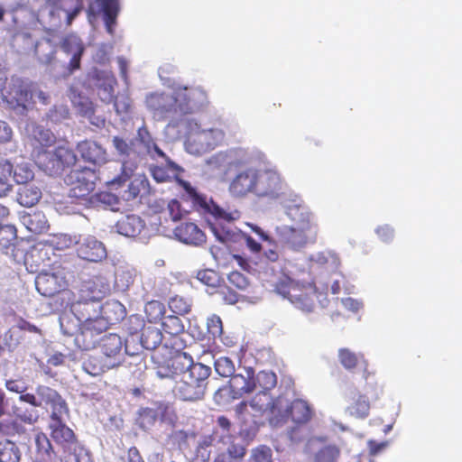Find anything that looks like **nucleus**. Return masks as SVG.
I'll list each match as a JSON object with an SVG mask.
<instances>
[{"label":"nucleus","instance_id":"f257e3e1","mask_svg":"<svg viewBox=\"0 0 462 462\" xmlns=\"http://www.w3.org/2000/svg\"><path fill=\"white\" fill-rule=\"evenodd\" d=\"M288 215L294 224L277 228L279 242L292 250L315 243L319 226L312 213L305 207L295 205L289 208Z\"/></svg>","mask_w":462,"mask_h":462},{"label":"nucleus","instance_id":"f03ea898","mask_svg":"<svg viewBox=\"0 0 462 462\" xmlns=\"http://www.w3.org/2000/svg\"><path fill=\"white\" fill-rule=\"evenodd\" d=\"M314 411L307 401L294 399L289 402L279 395L275 398L272 410L271 423L279 425L291 420L294 426L288 434L291 441L299 442L304 439L307 432L304 428L313 418Z\"/></svg>","mask_w":462,"mask_h":462},{"label":"nucleus","instance_id":"7ed1b4c3","mask_svg":"<svg viewBox=\"0 0 462 462\" xmlns=\"http://www.w3.org/2000/svg\"><path fill=\"white\" fill-rule=\"evenodd\" d=\"M110 293L109 282L102 275H93L84 280L77 292L64 291L62 300L72 299L68 305L75 316L80 319L90 313H97V304L102 301Z\"/></svg>","mask_w":462,"mask_h":462},{"label":"nucleus","instance_id":"20e7f679","mask_svg":"<svg viewBox=\"0 0 462 462\" xmlns=\"http://www.w3.org/2000/svg\"><path fill=\"white\" fill-rule=\"evenodd\" d=\"M148 106L159 113H191L195 107L208 104V95L200 87L178 88L170 94H152L147 99Z\"/></svg>","mask_w":462,"mask_h":462},{"label":"nucleus","instance_id":"39448f33","mask_svg":"<svg viewBox=\"0 0 462 462\" xmlns=\"http://www.w3.org/2000/svg\"><path fill=\"white\" fill-rule=\"evenodd\" d=\"M185 367L179 374L172 389L175 398L186 402H195L204 399L211 368L201 363H194L190 356Z\"/></svg>","mask_w":462,"mask_h":462},{"label":"nucleus","instance_id":"423d86ee","mask_svg":"<svg viewBox=\"0 0 462 462\" xmlns=\"http://www.w3.org/2000/svg\"><path fill=\"white\" fill-rule=\"evenodd\" d=\"M95 313L89 316L77 319L60 321V328L64 335L74 337L78 346L83 350H88L95 347L97 341V336L103 333L107 327V321L103 317L91 318Z\"/></svg>","mask_w":462,"mask_h":462},{"label":"nucleus","instance_id":"0eeeda50","mask_svg":"<svg viewBox=\"0 0 462 462\" xmlns=\"http://www.w3.org/2000/svg\"><path fill=\"white\" fill-rule=\"evenodd\" d=\"M338 360L342 366L351 371L356 368L359 365L362 367V377L365 382V390L367 393H371L372 398L378 399L382 392L378 385L374 373L368 370V361L361 353L356 354L346 347L338 349Z\"/></svg>","mask_w":462,"mask_h":462},{"label":"nucleus","instance_id":"6e6552de","mask_svg":"<svg viewBox=\"0 0 462 462\" xmlns=\"http://www.w3.org/2000/svg\"><path fill=\"white\" fill-rule=\"evenodd\" d=\"M176 182L183 189L184 193L182 198L186 200L191 201L193 207L203 213L211 214L216 219H224L230 221L233 219L230 213L226 212L213 200L208 201L207 198L199 194L195 188L191 186L189 181H186L180 177L177 178Z\"/></svg>","mask_w":462,"mask_h":462},{"label":"nucleus","instance_id":"1a4fd4ad","mask_svg":"<svg viewBox=\"0 0 462 462\" xmlns=\"http://www.w3.org/2000/svg\"><path fill=\"white\" fill-rule=\"evenodd\" d=\"M293 293L291 303L306 313L314 311L319 305L325 307L328 303L327 293L319 291L314 282H301Z\"/></svg>","mask_w":462,"mask_h":462},{"label":"nucleus","instance_id":"9d476101","mask_svg":"<svg viewBox=\"0 0 462 462\" xmlns=\"http://www.w3.org/2000/svg\"><path fill=\"white\" fill-rule=\"evenodd\" d=\"M97 179V172L93 169L83 167L72 170L67 177V181L70 185L69 196L80 199H87L94 191Z\"/></svg>","mask_w":462,"mask_h":462},{"label":"nucleus","instance_id":"9b49d317","mask_svg":"<svg viewBox=\"0 0 462 462\" xmlns=\"http://www.w3.org/2000/svg\"><path fill=\"white\" fill-rule=\"evenodd\" d=\"M225 134L219 129H207L189 133L187 140V149L193 153H201L214 149L224 139Z\"/></svg>","mask_w":462,"mask_h":462},{"label":"nucleus","instance_id":"f8f14e48","mask_svg":"<svg viewBox=\"0 0 462 462\" xmlns=\"http://www.w3.org/2000/svg\"><path fill=\"white\" fill-rule=\"evenodd\" d=\"M283 184V180L278 171L257 169L256 196L278 198L282 193Z\"/></svg>","mask_w":462,"mask_h":462},{"label":"nucleus","instance_id":"ddd939ff","mask_svg":"<svg viewBox=\"0 0 462 462\" xmlns=\"http://www.w3.org/2000/svg\"><path fill=\"white\" fill-rule=\"evenodd\" d=\"M256 180L257 169L247 167L236 173L229 183L228 190L236 198H243L251 193L255 195Z\"/></svg>","mask_w":462,"mask_h":462},{"label":"nucleus","instance_id":"4468645a","mask_svg":"<svg viewBox=\"0 0 462 462\" xmlns=\"http://www.w3.org/2000/svg\"><path fill=\"white\" fill-rule=\"evenodd\" d=\"M77 255L88 262H100L106 258L105 245L93 236L81 237L76 244Z\"/></svg>","mask_w":462,"mask_h":462},{"label":"nucleus","instance_id":"2eb2a0df","mask_svg":"<svg viewBox=\"0 0 462 462\" xmlns=\"http://www.w3.org/2000/svg\"><path fill=\"white\" fill-rule=\"evenodd\" d=\"M245 374H234L228 382L232 399H240L255 391L254 383V370L252 367H245Z\"/></svg>","mask_w":462,"mask_h":462},{"label":"nucleus","instance_id":"dca6fc26","mask_svg":"<svg viewBox=\"0 0 462 462\" xmlns=\"http://www.w3.org/2000/svg\"><path fill=\"white\" fill-rule=\"evenodd\" d=\"M27 143L31 148L32 158L53 146L56 143V136L50 129L36 125L28 135Z\"/></svg>","mask_w":462,"mask_h":462},{"label":"nucleus","instance_id":"f3484780","mask_svg":"<svg viewBox=\"0 0 462 462\" xmlns=\"http://www.w3.org/2000/svg\"><path fill=\"white\" fill-rule=\"evenodd\" d=\"M62 417L63 415H57L56 418H51L50 429L53 440L60 445L64 450L81 445L73 430L65 425Z\"/></svg>","mask_w":462,"mask_h":462},{"label":"nucleus","instance_id":"a211bd4d","mask_svg":"<svg viewBox=\"0 0 462 462\" xmlns=\"http://www.w3.org/2000/svg\"><path fill=\"white\" fill-rule=\"evenodd\" d=\"M61 50L71 59L68 64V74H73L80 69L81 58L85 51V46L79 37L74 34L66 35L60 42Z\"/></svg>","mask_w":462,"mask_h":462},{"label":"nucleus","instance_id":"6ab92c4d","mask_svg":"<svg viewBox=\"0 0 462 462\" xmlns=\"http://www.w3.org/2000/svg\"><path fill=\"white\" fill-rule=\"evenodd\" d=\"M35 392L42 404L44 403L45 405L51 406V418H56L57 415L68 414V405L56 390L46 385H38Z\"/></svg>","mask_w":462,"mask_h":462},{"label":"nucleus","instance_id":"aec40b11","mask_svg":"<svg viewBox=\"0 0 462 462\" xmlns=\"http://www.w3.org/2000/svg\"><path fill=\"white\" fill-rule=\"evenodd\" d=\"M93 79L100 100L106 104L112 103L115 98V87L117 85L115 75L111 71L96 70Z\"/></svg>","mask_w":462,"mask_h":462},{"label":"nucleus","instance_id":"412c9836","mask_svg":"<svg viewBox=\"0 0 462 462\" xmlns=\"http://www.w3.org/2000/svg\"><path fill=\"white\" fill-rule=\"evenodd\" d=\"M77 151L80 157L87 162L102 165L108 161L106 150L97 142L83 140L77 144Z\"/></svg>","mask_w":462,"mask_h":462},{"label":"nucleus","instance_id":"4be33fe9","mask_svg":"<svg viewBox=\"0 0 462 462\" xmlns=\"http://www.w3.org/2000/svg\"><path fill=\"white\" fill-rule=\"evenodd\" d=\"M174 235L178 240L187 245H200L206 242L204 232L192 222L178 226L174 229Z\"/></svg>","mask_w":462,"mask_h":462},{"label":"nucleus","instance_id":"5701e85b","mask_svg":"<svg viewBox=\"0 0 462 462\" xmlns=\"http://www.w3.org/2000/svg\"><path fill=\"white\" fill-rule=\"evenodd\" d=\"M35 287L45 297H53L63 289L61 279L55 273H42L35 279Z\"/></svg>","mask_w":462,"mask_h":462},{"label":"nucleus","instance_id":"b1692460","mask_svg":"<svg viewBox=\"0 0 462 462\" xmlns=\"http://www.w3.org/2000/svg\"><path fill=\"white\" fill-rule=\"evenodd\" d=\"M100 351L103 356L108 360L116 362V366L121 364V353L123 348V341L117 334L105 335L99 343Z\"/></svg>","mask_w":462,"mask_h":462},{"label":"nucleus","instance_id":"393cba45","mask_svg":"<svg viewBox=\"0 0 462 462\" xmlns=\"http://www.w3.org/2000/svg\"><path fill=\"white\" fill-rule=\"evenodd\" d=\"M189 355L186 353L177 355L168 359L165 363H158L156 366V375L161 378H176L185 368L183 365L188 362Z\"/></svg>","mask_w":462,"mask_h":462},{"label":"nucleus","instance_id":"a878e982","mask_svg":"<svg viewBox=\"0 0 462 462\" xmlns=\"http://www.w3.org/2000/svg\"><path fill=\"white\" fill-rule=\"evenodd\" d=\"M117 367L116 362L108 360L102 355L89 356L82 364L83 370L91 376H98Z\"/></svg>","mask_w":462,"mask_h":462},{"label":"nucleus","instance_id":"bb28decb","mask_svg":"<svg viewBox=\"0 0 462 462\" xmlns=\"http://www.w3.org/2000/svg\"><path fill=\"white\" fill-rule=\"evenodd\" d=\"M162 332L169 335L173 339L171 347L180 348L181 342H178L179 336L184 332V325L181 319L177 315L166 316L162 320Z\"/></svg>","mask_w":462,"mask_h":462},{"label":"nucleus","instance_id":"cd10ccee","mask_svg":"<svg viewBox=\"0 0 462 462\" xmlns=\"http://www.w3.org/2000/svg\"><path fill=\"white\" fill-rule=\"evenodd\" d=\"M181 171H183V170L169 159L165 166L152 165L150 167L151 175L158 183L168 182L172 179L177 180Z\"/></svg>","mask_w":462,"mask_h":462},{"label":"nucleus","instance_id":"c85d7f7f","mask_svg":"<svg viewBox=\"0 0 462 462\" xmlns=\"http://www.w3.org/2000/svg\"><path fill=\"white\" fill-rule=\"evenodd\" d=\"M118 232L128 237L137 236L144 227V223L136 215H128L116 223Z\"/></svg>","mask_w":462,"mask_h":462},{"label":"nucleus","instance_id":"c756f323","mask_svg":"<svg viewBox=\"0 0 462 462\" xmlns=\"http://www.w3.org/2000/svg\"><path fill=\"white\" fill-rule=\"evenodd\" d=\"M56 155L57 147L52 151L48 149V151L37 154L32 159L38 167L49 175H58L60 174V166Z\"/></svg>","mask_w":462,"mask_h":462},{"label":"nucleus","instance_id":"7c9ffc66","mask_svg":"<svg viewBox=\"0 0 462 462\" xmlns=\"http://www.w3.org/2000/svg\"><path fill=\"white\" fill-rule=\"evenodd\" d=\"M274 402L275 398H273L271 394L265 393L264 391H257L253 398L248 402V404L254 411V416H258L260 418L267 411L272 414Z\"/></svg>","mask_w":462,"mask_h":462},{"label":"nucleus","instance_id":"2f4dec72","mask_svg":"<svg viewBox=\"0 0 462 462\" xmlns=\"http://www.w3.org/2000/svg\"><path fill=\"white\" fill-rule=\"evenodd\" d=\"M23 224L34 234H42L48 230L49 225L45 215L42 211H32L22 217Z\"/></svg>","mask_w":462,"mask_h":462},{"label":"nucleus","instance_id":"473e14b6","mask_svg":"<svg viewBox=\"0 0 462 462\" xmlns=\"http://www.w3.org/2000/svg\"><path fill=\"white\" fill-rule=\"evenodd\" d=\"M346 411L349 415L355 418L365 419L369 414L370 401L365 394H361L360 393H355Z\"/></svg>","mask_w":462,"mask_h":462},{"label":"nucleus","instance_id":"72a5a7b5","mask_svg":"<svg viewBox=\"0 0 462 462\" xmlns=\"http://www.w3.org/2000/svg\"><path fill=\"white\" fill-rule=\"evenodd\" d=\"M301 282H296L285 273H282L278 276L277 280L273 283V291L288 299L290 301L292 299L293 292L298 290Z\"/></svg>","mask_w":462,"mask_h":462},{"label":"nucleus","instance_id":"f704fd0d","mask_svg":"<svg viewBox=\"0 0 462 462\" xmlns=\"http://www.w3.org/2000/svg\"><path fill=\"white\" fill-rule=\"evenodd\" d=\"M32 95L27 86L14 84L9 88L6 100L12 105L24 107L32 99Z\"/></svg>","mask_w":462,"mask_h":462},{"label":"nucleus","instance_id":"c9c22d12","mask_svg":"<svg viewBox=\"0 0 462 462\" xmlns=\"http://www.w3.org/2000/svg\"><path fill=\"white\" fill-rule=\"evenodd\" d=\"M162 332L158 328L148 326L143 328L140 341L145 349L155 350L162 345Z\"/></svg>","mask_w":462,"mask_h":462},{"label":"nucleus","instance_id":"e433bc0d","mask_svg":"<svg viewBox=\"0 0 462 462\" xmlns=\"http://www.w3.org/2000/svg\"><path fill=\"white\" fill-rule=\"evenodd\" d=\"M17 240V230L13 225L0 226V254H8L14 251Z\"/></svg>","mask_w":462,"mask_h":462},{"label":"nucleus","instance_id":"4c0bfd02","mask_svg":"<svg viewBox=\"0 0 462 462\" xmlns=\"http://www.w3.org/2000/svg\"><path fill=\"white\" fill-rule=\"evenodd\" d=\"M42 198L41 189L33 185L25 184L18 190V202L23 206L31 208L36 205Z\"/></svg>","mask_w":462,"mask_h":462},{"label":"nucleus","instance_id":"58836bf2","mask_svg":"<svg viewBox=\"0 0 462 462\" xmlns=\"http://www.w3.org/2000/svg\"><path fill=\"white\" fill-rule=\"evenodd\" d=\"M150 190V183L145 175L141 174L135 176L129 183L126 192V199L131 200L136 199L140 195L148 194Z\"/></svg>","mask_w":462,"mask_h":462},{"label":"nucleus","instance_id":"ea45409f","mask_svg":"<svg viewBox=\"0 0 462 462\" xmlns=\"http://www.w3.org/2000/svg\"><path fill=\"white\" fill-rule=\"evenodd\" d=\"M254 383L255 391H264L270 394V392L277 385V375L273 371H260L256 375L254 374Z\"/></svg>","mask_w":462,"mask_h":462},{"label":"nucleus","instance_id":"a19ab883","mask_svg":"<svg viewBox=\"0 0 462 462\" xmlns=\"http://www.w3.org/2000/svg\"><path fill=\"white\" fill-rule=\"evenodd\" d=\"M95 3L103 13L106 25L110 27L116 23L119 12L118 0H95Z\"/></svg>","mask_w":462,"mask_h":462},{"label":"nucleus","instance_id":"79ce46f5","mask_svg":"<svg viewBox=\"0 0 462 462\" xmlns=\"http://www.w3.org/2000/svg\"><path fill=\"white\" fill-rule=\"evenodd\" d=\"M21 456V451L14 441H0V462H19Z\"/></svg>","mask_w":462,"mask_h":462},{"label":"nucleus","instance_id":"37998d69","mask_svg":"<svg viewBox=\"0 0 462 462\" xmlns=\"http://www.w3.org/2000/svg\"><path fill=\"white\" fill-rule=\"evenodd\" d=\"M34 442L36 454L39 458L45 462L50 461L54 451L47 435L42 432L37 433L35 435Z\"/></svg>","mask_w":462,"mask_h":462},{"label":"nucleus","instance_id":"c03bdc74","mask_svg":"<svg viewBox=\"0 0 462 462\" xmlns=\"http://www.w3.org/2000/svg\"><path fill=\"white\" fill-rule=\"evenodd\" d=\"M144 312L149 322L156 323L163 319L165 306L162 302L152 300L145 304Z\"/></svg>","mask_w":462,"mask_h":462},{"label":"nucleus","instance_id":"a18cd8bd","mask_svg":"<svg viewBox=\"0 0 462 462\" xmlns=\"http://www.w3.org/2000/svg\"><path fill=\"white\" fill-rule=\"evenodd\" d=\"M169 308L175 315L184 316L191 311V300L183 296L175 295L169 300Z\"/></svg>","mask_w":462,"mask_h":462},{"label":"nucleus","instance_id":"49530a36","mask_svg":"<svg viewBox=\"0 0 462 462\" xmlns=\"http://www.w3.org/2000/svg\"><path fill=\"white\" fill-rule=\"evenodd\" d=\"M57 161L60 168V174L62 171L72 165H74L77 162V156L75 152L67 147L58 146L57 147Z\"/></svg>","mask_w":462,"mask_h":462},{"label":"nucleus","instance_id":"de8ad7c7","mask_svg":"<svg viewBox=\"0 0 462 462\" xmlns=\"http://www.w3.org/2000/svg\"><path fill=\"white\" fill-rule=\"evenodd\" d=\"M249 406L248 402L242 401L235 408L236 419L243 425L255 424L257 422L256 420L259 418L258 416H254V411L251 412L249 411Z\"/></svg>","mask_w":462,"mask_h":462},{"label":"nucleus","instance_id":"09e8293b","mask_svg":"<svg viewBox=\"0 0 462 462\" xmlns=\"http://www.w3.org/2000/svg\"><path fill=\"white\" fill-rule=\"evenodd\" d=\"M14 180L17 184L25 185L34 178V172L27 163H20L13 168Z\"/></svg>","mask_w":462,"mask_h":462},{"label":"nucleus","instance_id":"8fccbe9b","mask_svg":"<svg viewBox=\"0 0 462 462\" xmlns=\"http://www.w3.org/2000/svg\"><path fill=\"white\" fill-rule=\"evenodd\" d=\"M64 453L61 462H82L89 459V453L82 445L66 449Z\"/></svg>","mask_w":462,"mask_h":462},{"label":"nucleus","instance_id":"3c124183","mask_svg":"<svg viewBox=\"0 0 462 462\" xmlns=\"http://www.w3.org/2000/svg\"><path fill=\"white\" fill-rule=\"evenodd\" d=\"M340 449L336 445H328L320 448L315 455L316 462H337Z\"/></svg>","mask_w":462,"mask_h":462},{"label":"nucleus","instance_id":"603ef678","mask_svg":"<svg viewBox=\"0 0 462 462\" xmlns=\"http://www.w3.org/2000/svg\"><path fill=\"white\" fill-rule=\"evenodd\" d=\"M215 370L220 376L231 378L235 374L236 369L235 365L230 358L221 356L215 361Z\"/></svg>","mask_w":462,"mask_h":462},{"label":"nucleus","instance_id":"864d4df0","mask_svg":"<svg viewBox=\"0 0 462 462\" xmlns=\"http://www.w3.org/2000/svg\"><path fill=\"white\" fill-rule=\"evenodd\" d=\"M137 169V162L132 160H124L122 163V171L112 180V184L121 185L131 179L134 171Z\"/></svg>","mask_w":462,"mask_h":462},{"label":"nucleus","instance_id":"5fc2aeb1","mask_svg":"<svg viewBox=\"0 0 462 462\" xmlns=\"http://www.w3.org/2000/svg\"><path fill=\"white\" fill-rule=\"evenodd\" d=\"M112 143L113 146L120 156L129 157L131 154H135L133 140L128 142L123 137L114 136Z\"/></svg>","mask_w":462,"mask_h":462},{"label":"nucleus","instance_id":"6e6d98bb","mask_svg":"<svg viewBox=\"0 0 462 462\" xmlns=\"http://www.w3.org/2000/svg\"><path fill=\"white\" fill-rule=\"evenodd\" d=\"M12 414L26 424H34L38 420L37 411L33 409L14 407Z\"/></svg>","mask_w":462,"mask_h":462},{"label":"nucleus","instance_id":"4d7b16f0","mask_svg":"<svg viewBox=\"0 0 462 462\" xmlns=\"http://www.w3.org/2000/svg\"><path fill=\"white\" fill-rule=\"evenodd\" d=\"M73 103L82 116L91 119L94 116L95 106L88 97H79V100H74Z\"/></svg>","mask_w":462,"mask_h":462},{"label":"nucleus","instance_id":"13d9d810","mask_svg":"<svg viewBox=\"0 0 462 462\" xmlns=\"http://www.w3.org/2000/svg\"><path fill=\"white\" fill-rule=\"evenodd\" d=\"M272 449L264 445L256 447L252 450L251 462H273Z\"/></svg>","mask_w":462,"mask_h":462},{"label":"nucleus","instance_id":"bf43d9fd","mask_svg":"<svg viewBox=\"0 0 462 462\" xmlns=\"http://www.w3.org/2000/svg\"><path fill=\"white\" fill-rule=\"evenodd\" d=\"M197 279L203 284L209 287H216L219 282L218 273L212 269L199 271L197 273Z\"/></svg>","mask_w":462,"mask_h":462},{"label":"nucleus","instance_id":"052dcab7","mask_svg":"<svg viewBox=\"0 0 462 462\" xmlns=\"http://www.w3.org/2000/svg\"><path fill=\"white\" fill-rule=\"evenodd\" d=\"M227 281L231 287L240 291L245 290L249 285L246 276L237 271L231 272L227 276Z\"/></svg>","mask_w":462,"mask_h":462},{"label":"nucleus","instance_id":"680f3d73","mask_svg":"<svg viewBox=\"0 0 462 462\" xmlns=\"http://www.w3.org/2000/svg\"><path fill=\"white\" fill-rule=\"evenodd\" d=\"M208 332L213 337H220L223 332V324L219 316L211 315L207 320Z\"/></svg>","mask_w":462,"mask_h":462},{"label":"nucleus","instance_id":"e2e57ef3","mask_svg":"<svg viewBox=\"0 0 462 462\" xmlns=\"http://www.w3.org/2000/svg\"><path fill=\"white\" fill-rule=\"evenodd\" d=\"M114 107L116 114H128L131 111L132 101L129 97L125 95L118 96L114 98Z\"/></svg>","mask_w":462,"mask_h":462},{"label":"nucleus","instance_id":"0e129e2a","mask_svg":"<svg viewBox=\"0 0 462 462\" xmlns=\"http://www.w3.org/2000/svg\"><path fill=\"white\" fill-rule=\"evenodd\" d=\"M140 426L143 429L153 425L156 420V411L152 408H143L138 417Z\"/></svg>","mask_w":462,"mask_h":462},{"label":"nucleus","instance_id":"69168bd1","mask_svg":"<svg viewBox=\"0 0 462 462\" xmlns=\"http://www.w3.org/2000/svg\"><path fill=\"white\" fill-rule=\"evenodd\" d=\"M167 212L171 219L174 222L180 220L186 213V211L182 209L180 203L175 199L169 201Z\"/></svg>","mask_w":462,"mask_h":462},{"label":"nucleus","instance_id":"338daca9","mask_svg":"<svg viewBox=\"0 0 462 462\" xmlns=\"http://www.w3.org/2000/svg\"><path fill=\"white\" fill-rule=\"evenodd\" d=\"M21 426L16 421H0V436H14L20 433Z\"/></svg>","mask_w":462,"mask_h":462},{"label":"nucleus","instance_id":"774afa93","mask_svg":"<svg viewBox=\"0 0 462 462\" xmlns=\"http://www.w3.org/2000/svg\"><path fill=\"white\" fill-rule=\"evenodd\" d=\"M218 293L222 296L223 300L227 304H236L239 300V295L231 286H221Z\"/></svg>","mask_w":462,"mask_h":462}]
</instances>
